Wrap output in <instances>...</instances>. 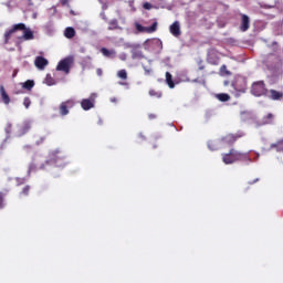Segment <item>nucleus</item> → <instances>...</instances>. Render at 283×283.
I'll return each mask as SVG.
<instances>
[{"label": "nucleus", "mask_w": 283, "mask_h": 283, "mask_svg": "<svg viewBox=\"0 0 283 283\" xmlns=\"http://www.w3.org/2000/svg\"><path fill=\"white\" fill-rule=\"evenodd\" d=\"M217 98L221 101V103H227V101L231 99V96L227 93H220L217 95Z\"/></svg>", "instance_id": "393cba45"}, {"label": "nucleus", "mask_w": 283, "mask_h": 283, "mask_svg": "<svg viewBox=\"0 0 283 283\" xmlns=\"http://www.w3.org/2000/svg\"><path fill=\"white\" fill-rule=\"evenodd\" d=\"M129 48H130L132 59L134 61H142V59H145V54L140 50V44H130Z\"/></svg>", "instance_id": "0eeeda50"}, {"label": "nucleus", "mask_w": 283, "mask_h": 283, "mask_svg": "<svg viewBox=\"0 0 283 283\" xmlns=\"http://www.w3.org/2000/svg\"><path fill=\"white\" fill-rule=\"evenodd\" d=\"M192 83H198V78H196V80H192Z\"/></svg>", "instance_id": "49530a36"}, {"label": "nucleus", "mask_w": 283, "mask_h": 283, "mask_svg": "<svg viewBox=\"0 0 283 283\" xmlns=\"http://www.w3.org/2000/svg\"><path fill=\"white\" fill-rule=\"evenodd\" d=\"M17 186L21 187V185H25V178H15Z\"/></svg>", "instance_id": "2f4dec72"}, {"label": "nucleus", "mask_w": 283, "mask_h": 283, "mask_svg": "<svg viewBox=\"0 0 283 283\" xmlns=\"http://www.w3.org/2000/svg\"><path fill=\"white\" fill-rule=\"evenodd\" d=\"M64 36L66 39H74L76 36V31L72 27H67L64 31Z\"/></svg>", "instance_id": "f3484780"}, {"label": "nucleus", "mask_w": 283, "mask_h": 283, "mask_svg": "<svg viewBox=\"0 0 283 283\" xmlns=\"http://www.w3.org/2000/svg\"><path fill=\"white\" fill-rule=\"evenodd\" d=\"M220 74H221V76H230L231 72L229 70H227V65H222L220 67Z\"/></svg>", "instance_id": "cd10ccee"}, {"label": "nucleus", "mask_w": 283, "mask_h": 283, "mask_svg": "<svg viewBox=\"0 0 283 283\" xmlns=\"http://www.w3.org/2000/svg\"><path fill=\"white\" fill-rule=\"evenodd\" d=\"M143 8H144L145 10H151V3L145 2L144 6H143Z\"/></svg>", "instance_id": "c9c22d12"}, {"label": "nucleus", "mask_w": 283, "mask_h": 283, "mask_svg": "<svg viewBox=\"0 0 283 283\" xmlns=\"http://www.w3.org/2000/svg\"><path fill=\"white\" fill-rule=\"evenodd\" d=\"M240 118L241 120H247V118H249V112L244 111V112H241L240 114Z\"/></svg>", "instance_id": "7c9ffc66"}, {"label": "nucleus", "mask_w": 283, "mask_h": 283, "mask_svg": "<svg viewBox=\"0 0 283 283\" xmlns=\"http://www.w3.org/2000/svg\"><path fill=\"white\" fill-rule=\"evenodd\" d=\"M199 71H202L205 70V65L202 64V62L199 63V67H198Z\"/></svg>", "instance_id": "58836bf2"}, {"label": "nucleus", "mask_w": 283, "mask_h": 283, "mask_svg": "<svg viewBox=\"0 0 283 283\" xmlns=\"http://www.w3.org/2000/svg\"><path fill=\"white\" fill-rule=\"evenodd\" d=\"M96 74H97V76H103V70L102 69H97L96 70Z\"/></svg>", "instance_id": "4c0bfd02"}, {"label": "nucleus", "mask_w": 283, "mask_h": 283, "mask_svg": "<svg viewBox=\"0 0 283 283\" xmlns=\"http://www.w3.org/2000/svg\"><path fill=\"white\" fill-rule=\"evenodd\" d=\"M209 149H211V151H213V148H211V144H208Z\"/></svg>", "instance_id": "a18cd8bd"}, {"label": "nucleus", "mask_w": 283, "mask_h": 283, "mask_svg": "<svg viewBox=\"0 0 283 283\" xmlns=\"http://www.w3.org/2000/svg\"><path fill=\"white\" fill-rule=\"evenodd\" d=\"M25 149H30V146H25Z\"/></svg>", "instance_id": "09e8293b"}, {"label": "nucleus", "mask_w": 283, "mask_h": 283, "mask_svg": "<svg viewBox=\"0 0 283 283\" xmlns=\"http://www.w3.org/2000/svg\"><path fill=\"white\" fill-rule=\"evenodd\" d=\"M242 158V155L234 149H231L229 154H224L222 157V160L226 165H231L232 163H235V160H240Z\"/></svg>", "instance_id": "39448f33"}, {"label": "nucleus", "mask_w": 283, "mask_h": 283, "mask_svg": "<svg viewBox=\"0 0 283 283\" xmlns=\"http://www.w3.org/2000/svg\"><path fill=\"white\" fill-rule=\"evenodd\" d=\"M258 181H259V179H255V180L251 181L250 185H253V184H255Z\"/></svg>", "instance_id": "79ce46f5"}, {"label": "nucleus", "mask_w": 283, "mask_h": 283, "mask_svg": "<svg viewBox=\"0 0 283 283\" xmlns=\"http://www.w3.org/2000/svg\"><path fill=\"white\" fill-rule=\"evenodd\" d=\"M69 1L67 0H61L62 6H67Z\"/></svg>", "instance_id": "ea45409f"}, {"label": "nucleus", "mask_w": 283, "mask_h": 283, "mask_svg": "<svg viewBox=\"0 0 283 283\" xmlns=\"http://www.w3.org/2000/svg\"><path fill=\"white\" fill-rule=\"evenodd\" d=\"M74 105V99H67L65 102H62L59 106L60 116H67V114H70V109H72Z\"/></svg>", "instance_id": "423d86ee"}, {"label": "nucleus", "mask_w": 283, "mask_h": 283, "mask_svg": "<svg viewBox=\"0 0 283 283\" xmlns=\"http://www.w3.org/2000/svg\"><path fill=\"white\" fill-rule=\"evenodd\" d=\"M148 94L155 98H163V92L156 91L154 88L149 90Z\"/></svg>", "instance_id": "a878e982"}, {"label": "nucleus", "mask_w": 283, "mask_h": 283, "mask_svg": "<svg viewBox=\"0 0 283 283\" xmlns=\"http://www.w3.org/2000/svg\"><path fill=\"white\" fill-rule=\"evenodd\" d=\"M45 143V137H40L36 142L35 145H43Z\"/></svg>", "instance_id": "f704fd0d"}, {"label": "nucleus", "mask_w": 283, "mask_h": 283, "mask_svg": "<svg viewBox=\"0 0 283 283\" xmlns=\"http://www.w3.org/2000/svg\"><path fill=\"white\" fill-rule=\"evenodd\" d=\"M52 163H63L65 160V155L61 150H53L50 154Z\"/></svg>", "instance_id": "1a4fd4ad"}, {"label": "nucleus", "mask_w": 283, "mask_h": 283, "mask_svg": "<svg viewBox=\"0 0 283 283\" xmlns=\"http://www.w3.org/2000/svg\"><path fill=\"white\" fill-rule=\"evenodd\" d=\"M46 84L48 85H53L54 84V78H52V76L46 75Z\"/></svg>", "instance_id": "473e14b6"}, {"label": "nucleus", "mask_w": 283, "mask_h": 283, "mask_svg": "<svg viewBox=\"0 0 283 283\" xmlns=\"http://www.w3.org/2000/svg\"><path fill=\"white\" fill-rule=\"evenodd\" d=\"M272 149L275 148L277 153H283V139H279L275 144H271Z\"/></svg>", "instance_id": "412c9836"}, {"label": "nucleus", "mask_w": 283, "mask_h": 283, "mask_svg": "<svg viewBox=\"0 0 283 283\" xmlns=\"http://www.w3.org/2000/svg\"><path fill=\"white\" fill-rule=\"evenodd\" d=\"M240 30L241 32H247V30H249V15L247 14L242 15V24Z\"/></svg>", "instance_id": "dca6fc26"}, {"label": "nucleus", "mask_w": 283, "mask_h": 283, "mask_svg": "<svg viewBox=\"0 0 283 283\" xmlns=\"http://www.w3.org/2000/svg\"><path fill=\"white\" fill-rule=\"evenodd\" d=\"M72 63H74V60L72 57H65L64 60L60 61L56 66L57 72H64L65 74H70Z\"/></svg>", "instance_id": "20e7f679"}, {"label": "nucleus", "mask_w": 283, "mask_h": 283, "mask_svg": "<svg viewBox=\"0 0 283 283\" xmlns=\"http://www.w3.org/2000/svg\"><path fill=\"white\" fill-rule=\"evenodd\" d=\"M282 97H283V93H281L280 91H275V90L271 88L270 98L272 101H280V99H282Z\"/></svg>", "instance_id": "2eb2a0df"}, {"label": "nucleus", "mask_w": 283, "mask_h": 283, "mask_svg": "<svg viewBox=\"0 0 283 283\" xmlns=\"http://www.w3.org/2000/svg\"><path fill=\"white\" fill-rule=\"evenodd\" d=\"M81 107L85 112L92 109L94 107V98H92V99H90V98L82 99Z\"/></svg>", "instance_id": "ddd939ff"}, {"label": "nucleus", "mask_w": 283, "mask_h": 283, "mask_svg": "<svg viewBox=\"0 0 283 283\" xmlns=\"http://www.w3.org/2000/svg\"><path fill=\"white\" fill-rule=\"evenodd\" d=\"M15 32H22V35L18 36L19 41H32L34 40V31L25 25V23L13 24L11 29L4 32V45L10 43V39Z\"/></svg>", "instance_id": "f257e3e1"}, {"label": "nucleus", "mask_w": 283, "mask_h": 283, "mask_svg": "<svg viewBox=\"0 0 283 283\" xmlns=\"http://www.w3.org/2000/svg\"><path fill=\"white\" fill-rule=\"evenodd\" d=\"M273 118H275L273 113H268L264 117H262V119H260L258 125L259 126L273 125Z\"/></svg>", "instance_id": "9b49d317"}, {"label": "nucleus", "mask_w": 283, "mask_h": 283, "mask_svg": "<svg viewBox=\"0 0 283 283\" xmlns=\"http://www.w3.org/2000/svg\"><path fill=\"white\" fill-rule=\"evenodd\" d=\"M108 30H120V27L118 25V20L113 19L108 22Z\"/></svg>", "instance_id": "5701e85b"}, {"label": "nucleus", "mask_w": 283, "mask_h": 283, "mask_svg": "<svg viewBox=\"0 0 283 283\" xmlns=\"http://www.w3.org/2000/svg\"><path fill=\"white\" fill-rule=\"evenodd\" d=\"M265 8H266V9H272V8H273V6H265Z\"/></svg>", "instance_id": "37998d69"}, {"label": "nucleus", "mask_w": 283, "mask_h": 283, "mask_svg": "<svg viewBox=\"0 0 283 283\" xmlns=\"http://www.w3.org/2000/svg\"><path fill=\"white\" fill-rule=\"evenodd\" d=\"M247 84H248L247 77H244V76L237 77V81L234 83V90L239 96H240V94H247V90H248Z\"/></svg>", "instance_id": "7ed1b4c3"}, {"label": "nucleus", "mask_w": 283, "mask_h": 283, "mask_svg": "<svg viewBox=\"0 0 283 283\" xmlns=\"http://www.w3.org/2000/svg\"><path fill=\"white\" fill-rule=\"evenodd\" d=\"M102 19H103V21H107V15H105V13H103Z\"/></svg>", "instance_id": "a19ab883"}, {"label": "nucleus", "mask_w": 283, "mask_h": 283, "mask_svg": "<svg viewBox=\"0 0 283 283\" xmlns=\"http://www.w3.org/2000/svg\"><path fill=\"white\" fill-rule=\"evenodd\" d=\"M223 140L228 144V145H233V143H235V140H238V136L235 135H227Z\"/></svg>", "instance_id": "b1692460"}, {"label": "nucleus", "mask_w": 283, "mask_h": 283, "mask_svg": "<svg viewBox=\"0 0 283 283\" xmlns=\"http://www.w3.org/2000/svg\"><path fill=\"white\" fill-rule=\"evenodd\" d=\"M32 189V187H30V185H27L22 188V190L19 192V197L20 198H28V196H30V190Z\"/></svg>", "instance_id": "aec40b11"}, {"label": "nucleus", "mask_w": 283, "mask_h": 283, "mask_svg": "<svg viewBox=\"0 0 283 283\" xmlns=\"http://www.w3.org/2000/svg\"><path fill=\"white\" fill-rule=\"evenodd\" d=\"M33 87H34V80H28L24 83H22V88L28 90V92H32Z\"/></svg>", "instance_id": "4be33fe9"}, {"label": "nucleus", "mask_w": 283, "mask_h": 283, "mask_svg": "<svg viewBox=\"0 0 283 283\" xmlns=\"http://www.w3.org/2000/svg\"><path fill=\"white\" fill-rule=\"evenodd\" d=\"M4 132H7V134H10V132H12V124L11 123H8L6 128H4Z\"/></svg>", "instance_id": "72a5a7b5"}, {"label": "nucleus", "mask_w": 283, "mask_h": 283, "mask_svg": "<svg viewBox=\"0 0 283 283\" xmlns=\"http://www.w3.org/2000/svg\"><path fill=\"white\" fill-rule=\"evenodd\" d=\"M166 83L168 87H170V90H174V87H176V84L174 83V76L169 72H166Z\"/></svg>", "instance_id": "a211bd4d"}, {"label": "nucleus", "mask_w": 283, "mask_h": 283, "mask_svg": "<svg viewBox=\"0 0 283 283\" xmlns=\"http://www.w3.org/2000/svg\"><path fill=\"white\" fill-rule=\"evenodd\" d=\"M23 105H24L25 109L30 108V105H32V101L30 99V97H24Z\"/></svg>", "instance_id": "c85d7f7f"}, {"label": "nucleus", "mask_w": 283, "mask_h": 283, "mask_svg": "<svg viewBox=\"0 0 283 283\" xmlns=\"http://www.w3.org/2000/svg\"><path fill=\"white\" fill-rule=\"evenodd\" d=\"M0 96L4 105H10V95H8L3 85L0 86Z\"/></svg>", "instance_id": "4468645a"}, {"label": "nucleus", "mask_w": 283, "mask_h": 283, "mask_svg": "<svg viewBox=\"0 0 283 283\" xmlns=\"http://www.w3.org/2000/svg\"><path fill=\"white\" fill-rule=\"evenodd\" d=\"M118 78H122V81H127V70L122 69L117 72Z\"/></svg>", "instance_id": "bb28decb"}, {"label": "nucleus", "mask_w": 283, "mask_h": 283, "mask_svg": "<svg viewBox=\"0 0 283 283\" xmlns=\"http://www.w3.org/2000/svg\"><path fill=\"white\" fill-rule=\"evenodd\" d=\"M3 207V195L0 192V209Z\"/></svg>", "instance_id": "e433bc0d"}, {"label": "nucleus", "mask_w": 283, "mask_h": 283, "mask_svg": "<svg viewBox=\"0 0 283 283\" xmlns=\"http://www.w3.org/2000/svg\"><path fill=\"white\" fill-rule=\"evenodd\" d=\"M29 1V6H32V0H28Z\"/></svg>", "instance_id": "de8ad7c7"}, {"label": "nucleus", "mask_w": 283, "mask_h": 283, "mask_svg": "<svg viewBox=\"0 0 283 283\" xmlns=\"http://www.w3.org/2000/svg\"><path fill=\"white\" fill-rule=\"evenodd\" d=\"M34 65L35 67H38V70H45L48 65V59L43 56H36L34 61Z\"/></svg>", "instance_id": "f8f14e48"}, {"label": "nucleus", "mask_w": 283, "mask_h": 283, "mask_svg": "<svg viewBox=\"0 0 283 283\" xmlns=\"http://www.w3.org/2000/svg\"><path fill=\"white\" fill-rule=\"evenodd\" d=\"M30 129H32V125L30 124V122H24L21 126H20V134H28L30 132Z\"/></svg>", "instance_id": "6ab92c4d"}, {"label": "nucleus", "mask_w": 283, "mask_h": 283, "mask_svg": "<svg viewBox=\"0 0 283 283\" xmlns=\"http://www.w3.org/2000/svg\"><path fill=\"white\" fill-rule=\"evenodd\" d=\"M169 32L172 34V36H180L182 34V31H180V22L175 21L170 27H169Z\"/></svg>", "instance_id": "9d476101"}, {"label": "nucleus", "mask_w": 283, "mask_h": 283, "mask_svg": "<svg viewBox=\"0 0 283 283\" xmlns=\"http://www.w3.org/2000/svg\"><path fill=\"white\" fill-rule=\"evenodd\" d=\"M145 72H146V74H150V71H149V70H147V69H145Z\"/></svg>", "instance_id": "c03bdc74"}, {"label": "nucleus", "mask_w": 283, "mask_h": 283, "mask_svg": "<svg viewBox=\"0 0 283 283\" xmlns=\"http://www.w3.org/2000/svg\"><path fill=\"white\" fill-rule=\"evenodd\" d=\"M251 94L260 97L266 94V86L264 81L254 82L251 86Z\"/></svg>", "instance_id": "f03ea898"}, {"label": "nucleus", "mask_w": 283, "mask_h": 283, "mask_svg": "<svg viewBox=\"0 0 283 283\" xmlns=\"http://www.w3.org/2000/svg\"><path fill=\"white\" fill-rule=\"evenodd\" d=\"M136 29L139 32H147L148 34H154V32H156V30H158V22H154L150 27H143L140 24H137Z\"/></svg>", "instance_id": "6e6552de"}, {"label": "nucleus", "mask_w": 283, "mask_h": 283, "mask_svg": "<svg viewBox=\"0 0 283 283\" xmlns=\"http://www.w3.org/2000/svg\"><path fill=\"white\" fill-rule=\"evenodd\" d=\"M101 52L104 56H109L111 54H114L112 51L105 48H102Z\"/></svg>", "instance_id": "c756f323"}]
</instances>
